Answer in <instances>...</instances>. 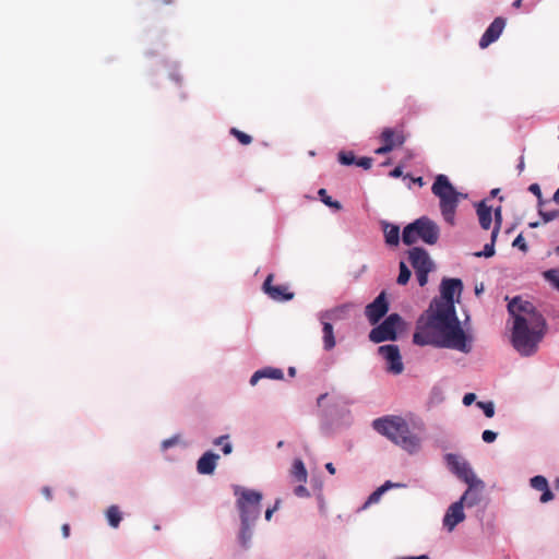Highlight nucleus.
<instances>
[{
    "label": "nucleus",
    "mask_w": 559,
    "mask_h": 559,
    "mask_svg": "<svg viewBox=\"0 0 559 559\" xmlns=\"http://www.w3.org/2000/svg\"><path fill=\"white\" fill-rule=\"evenodd\" d=\"M444 459L449 469L455 474L457 478L463 480L465 484L475 481L477 476L467 461L453 453H448Z\"/></svg>",
    "instance_id": "nucleus-8"
},
{
    "label": "nucleus",
    "mask_w": 559,
    "mask_h": 559,
    "mask_svg": "<svg viewBox=\"0 0 559 559\" xmlns=\"http://www.w3.org/2000/svg\"><path fill=\"white\" fill-rule=\"evenodd\" d=\"M403 175V170L401 166H396L391 173L390 176L393 178H399Z\"/></svg>",
    "instance_id": "nucleus-49"
},
{
    "label": "nucleus",
    "mask_w": 559,
    "mask_h": 559,
    "mask_svg": "<svg viewBox=\"0 0 559 559\" xmlns=\"http://www.w3.org/2000/svg\"><path fill=\"white\" fill-rule=\"evenodd\" d=\"M400 486H401L400 484H393V483L388 480L382 486H380L379 488H384V492H385L389 488L400 487Z\"/></svg>",
    "instance_id": "nucleus-50"
},
{
    "label": "nucleus",
    "mask_w": 559,
    "mask_h": 559,
    "mask_svg": "<svg viewBox=\"0 0 559 559\" xmlns=\"http://www.w3.org/2000/svg\"><path fill=\"white\" fill-rule=\"evenodd\" d=\"M176 443V439H167V440H164L162 445L164 449H167L171 445H174Z\"/></svg>",
    "instance_id": "nucleus-51"
},
{
    "label": "nucleus",
    "mask_w": 559,
    "mask_h": 559,
    "mask_svg": "<svg viewBox=\"0 0 559 559\" xmlns=\"http://www.w3.org/2000/svg\"><path fill=\"white\" fill-rule=\"evenodd\" d=\"M384 237L388 245L397 246L400 241V228L395 225L385 224Z\"/></svg>",
    "instance_id": "nucleus-25"
},
{
    "label": "nucleus",
    "mask_w": 559,
    "mask_h": 559,
    "mask_svg": "<svg viewBox=\"0 0 559 559\" xmlns=\"http://www.w3.org/2000/svg\"><path fill=\"white\" fill-rule=\"evenodd\" d=\"M373 429L393 443L413 452L419 447V439L414 436L405 419L400 416H384L372 421Z\"/></svg>",
    "instance_id": "nucleus-3"
},
{
    "label": "nucleus",
    "mask_w": 559,
    "mask_h": 559,
    "mask_svg": "<svg viewBox=\"0 0 559 559\" xmlns=\"http://www.w3.org/2000/svg\"><path fill=\"white\" fill-rule=\"evenodd\" d=\"M408 259L415 271L432 270L433 263L428 252L419 247H415L408 251Z\"/></svg>",
    "instance_id": "nucleus-15"
},
{
    "label": "nucleus",
    "mask_w": 559,
    "mask_h": 559,
    "mask_svg": "<svg viewBox=\"0 0 559 559\" xmlns=\"http://www.w3.org/2000/svg\"><path fill=\"white\" fill-rule=\"evenodd\" d=\"M61 531H62V535L63 537H69L70 535V526L69 524H63L62 527H61Z\"/></svg>",
    "instance_id": "nucleus-52"
},
{
    "label": "nucleus",
    "mask_w": 559,
    "mask_h": 559,
    "mask_svg": "<svg viewBox=\"0 0 559 559\" xmlns=\"http://www.w3.org/2000/svg\"><path fill=\"white\" fill-rule=\"evenodd\" d=\"M384 493V488H378L374 490L368 498L367 504L376 503L380 500L381 496Z\"/></svg>",
    "instance_id": "nucleus-39"
},
{
    "label": "nucleus",
    "mask_w": 559,
    "mask_h": 559,
    "mask_svg": "<svg viewBox=\"0 0 559 559\" xmlns=\"http://www.w3.org/2000/svg\"><path fill=\"white\" fill-rule=\"evenodd\" d=\"M500 189L496 188L491 190V195L496 197L499 193Z\"/></svg>",
    "instance_id": "nucleus-60"
},
{
    "label": "nucleus",
    "mask_w": 559,
    "mask_h": 559,
    "mask_svg": "<svg viewBox=\"0 0 559 559\" xmlns=\"http://www.w3.org/2000/svg\"><path fill=\"white\" fill-rule=\"evenodd\" d=\"M507 21L504 17H496L490 25L487 27L479 40V47L481 49L487 48L489 45L495 43L502 34L506 27Z\"/></svg>",
    "instance_id": "nucleus-12"
},
{
    "label": "nucleus",
    "mask_w": 559,
    "mask_h": 559,
    "mask_svg": "<svg viewBox=\"0 0 559 559\" xmlns=\"http://www.w3.org/2000/svg\"><path fill=\"white\" fill-rule=\"evenodd\" d=\"M219 456L212 451L205 452L197 463V469L202 475H211L214 473Z\"/></svg>",
    "instance_id": "nucleus-16"
},
{
    "label": "nucleus",
    "mask_w": 559,
    "mask_h": 559,
    "mask_svg": "<svg viewBox=\"0 0 559 559\" xmlns=\"http://www.w3.org/2000/svg\"><path fill=\"white\" fill-rule=\"evenodd\" d=\"M521 4H522V0H515V1L513 2V4H512V5H513L514 8H520V7H521Z\"/></svg>",
    "instance_id": "nucleus-58"
},
{
    "label": "nucleus",
    "mask_w": 559,
    "mask_h": 559,
    "mask_svg": "<svg viewBox=\"0 0 559 559\" xmlns=\"http://www.w3.org/2000/svg\"><path fill=\"white\" fill-rule=\"evenodd\" d=\"M431 191L440 200V211L444 221L450 225H454L461 193L455 190L445 175H438L436 177Z\"/></svg>",
    "instance_id": "nucleus-4"
},
{
    "label": "nucleus",
    "mask_w": 559,
    "mask_h": 559,
    "mask_svg": "<svg viewBox=\"0 0 559 559\" xmlns=\"http://www.w3.org/2000/svg\"><path fill=\"white\" fill-rule=\"evenodd\" d=\"M262 378H269V379H276V380H281L284 378V373L281 369L278 368H271V367H267V368H264V369H261V370H258L255 371L251 379H250V384L251 385H255L257 382L262 379Z\"/></svg>",
    "instance_id": "nucleus-20"
},
{
    "label": "nucleus",
    "mask_w": 559,
    "mask_h": 559,
    "mask_svg": "<svg viewBox=\"0 0 559 559\" xmlns=\"http://www.w3.org/2000/svg\"><path fill=\"white\" fill-rule=\"evenodd\" d=\"M495 243L496 240H493V233H491L490 242L485 245L483 251L476 252L475 257L490 258L495 255Z\"/></svg>",
    "instance_id": "nucleus-30"
},
{
    "label": "nucleus",
    "mask_w": 559,
    "mask_h": 559,
    "mask_svg": "<svg viewBox=\"0 0 559 559\" xmlns=\"http://www.w3.org/2000/svg\"><path fill=\"white\" fill-rule=\"evenodd\" d=\"M43 493L47 499H51V491L48 487L43 488Z\"/></svg>",
    "instance_id": "nucleus-54"
},
{
    "label": "nucleus",
    "mask_w": 559,
    "mask_h": 559,
    "mask_svg": "<svg viewBox=\"0 0 559 559\" xmlns=\"http://www.w3.org/2000/svg\"><path fill=\"white\" fill-rule=\"evenodd\" d=\"M401 323L402 318L397 313H391L380 325L370 331V341L373 343L394 341L396 338V330Z\"/></svg>",
    "instance_id": "nucleus-6"
},
{
    "label": "nucleus",
    "mask_w": 559,
    "mask_h": 559,
    "mask_svg": "<svg viewBox=\"0 0 559 559\" xmlns=\"http://www.w3.org/2000/svg\"><path fill=\"white\" fill-rule=\"evenodd\" d=\"M325 468L326 471L331 474V475H334L335 474V467L332 463H326L325 464Z\"/></svg>",
    "instance_id": "nucleus-53"
},
{
    "label": "nucleus",
    "mask_w": 559,
    "mask_h": 559,
    "mask_svg": "<svg viewBox=\"0 0 559 559\" xmlns=\"http://www.w3.org/2000/svg\"><path fill=\"white\" fill-rule=\"evenodd\" d=\"M214 444H216V445L222 444L223 445L222 451L225 455L230 454L233 451L231 443L228 441L227 436H222V437L215 439Z\"/></svg>",
    "instance_id": "nucleus-33"
},
{
    "label": "nucleus",
    "mask_w": 559,
    "mask_h": 559,
    "mask_svg": "<svg viewBox=\"0 0 559 559\" xmlns=\"http://www.w3.org/2000/svg\"><path fill=\"white\" fill-rule=\"evenodd\" d=\"M552 499H554V493L549 488H547L546 490L543 491L539 500L542 503H546V502L551 501Z\"/></svg>",
    "instance_id": "nucleus-44"
},
{
    "label": "nucleus",
    "mask_w": 559,
    "mask_h": 559,
    "mask_svg": "<svg viewBox=\"0 0 559 559\" xmlns=\"http://www.w3.org/2000/svg\"><path fill=\"white\" fill-rule=\"evenodd\" d=\"M472 338L465 334L456 317L455 307L444 309L435 306L427 310L425 321H418L413 342L416 345H432L439 348H451L469 353Z\"/></svg>",
    "instance_id": "nucleus-1"
},
{
    "label": "nucleus",
    "mask_w": 559,
    "mask_h": 559,
    "mask_svg": "<svg viewBox=\"0 0 559 559\" xmlns=\"http://www.w3.org/2000/svg\"><path fill=\"white\" fill-rule=\"evenodd\" d=\"M555 485H556V488L559 489V478L556 479Z\"/></svg>",
    "instance_id": "nucleus-61"
},
{
    "label": "nucleus",
    "mask_w": 559,
    "mask_h": 559,
    "mask_svg": "<svg viewBox=\"0 0 559 559\" xmlns=\"http://www.w3.org/2000/svg\"><path fill=\"white\" fill-rule=\"evenodd\" d=\"M251 142V136L247 134V145Z\"/></svg>",
    "instance_id": "nucleus-62"
},
{
    "label": "nucleus",
    "mask_w": 559,
    "mask_h": 559,
    "mask_svg": "<svg viewBox=\"0 0 559 559\" xmlns=\"http://www.w3.org/2000/svg\"><path fill=\"white\" fill-rule=\"evenodd\" d=\"M477 406L484 411L486 417L491 418L495 415V405L492 402H478Z\"/></svg>",
    "instance_id": "nucleus-36"
},
{
    "label": "nucleus",
    "mask_w": 559,
    "mask_h": 559,
    "mask_svg": "<svg viewBox=\"0 0 559 559\" xmlns=\"http://www.w3.org/2000/svg\"><path fill=\"white\" fill-rule=\"evenodd\" d=\"M463 509L464 506L462 504V501H456L448 508L443 518V526L449 532H452L459 523L465 520V513Z\"/></svg>",
    "instance_id": "nucleus-14"
},
{
    "label": "nucleus",
    "mask_w": 559,
    "mask_h": 559,
    "mask_svg": "<svg viewBox=\"0 0 559 559\" xmlns=\"http://www.w3.org/2000/svg\"><path fill=\"white\" fill-rule=\"evenodd\" d=\"M294 493L297 497L305 498L309 496L308 489L304 485H299L294 489Z\"/></svg>",
    "instance_id": "nucleus-43"
},
{
    "label": "nucleus",
    "mask_w": 559,
    "mask_h": 559,
    "mask_svg": "<svg viewBox=\"0 0 559 559\" xmlns=\"http://www.w3.org/2000/svg\"><path fill=\"white\" fill-rule=\"evenodd\" d=\"M345 310H346V307L341 306V307L333 308L331 310L323 311L319 314V320L328 321V322L340 320V319H342L343 314L345 313Z\"/></svg>",
    "instance_id": "nucleus-24"
},
{
    "label": "nucleus",
    "mask_w": 559,
    "mask_h": 559,
    "mask_svg": "<svg viewBox=\"0 0 559 559\" xmlns=\"http://www.w3.org/2000/svg\"><path fill=\"white\" fill-rule=\"evenodd\" d=\"M439 235L440 229L438 225L427 216H423L404 228L402 240L408 246L415 243L418 239L427 245H435L439 239Z\"/></svg>",
    "instance_id": "nucleus-5"
},
{
    "label": "nucleus",
    "mask_w": 559,
    "mask_h": 559,
    "mask_svg": "<svg viewBox=\"0 0 559 559\" xmlns=\"http://www.w3.org/2000/svg\"><path fill=\"white\" fill-rule=\"evenodd\" d=\"M234 493L237 498V508L239 511V519L241 522L238 538L240 542H245V488L239 485H235Z\"/></svg>",
    "instance_id": "nucleus-17"
},
{
    "label": "nucleus",
    "mask_w": 559,
    "mask_h": 559,
    "mask_svg": "<svg viewBox=\"0 0 559 559\" xmlns=\"http://www.w3.org/2000/svg\"><path fill=\"white\" fill-rule=\"evenodd\" d=\"M389 310L385 293L382 292L379 296L366 307V317L371 324H376L381 318L385 316Z\"/></svg>",
    "instance_id": "nucleus-11"
},
{
    "label": "nucleus",
    "mask_w": 559,
    "mask_h": 559,
    "mask_svg": "<svg viewBox=\"0 0 559 559\" xmlns=\"http://www.w3.org/2000/svg\"><path fill=\"white\" fill-rule=\"evenodd\" d=\"M320 322L322 323L323 348L325 350H331L336 345L333 325L331 324V322L328 321Z\"/></svg>",
    "instance_id": "nucleus-22"
},
{
    "label": "nucleus",
    "mask_w": 559,
    "mask_h": 559,
    "mask_svg": "<svg viewBox=\"0 0 559 559\" xmlns=\"http://www.w3.org/2000/svg\"><path fill=\"white\" fill-rule=\"evenodd\" d=\"M544 277L559 290V270H548L544 272Z\"/></svg>",
    "instance_id": "nucleus-32"
},
{
    "label": "nucleus",
    "mask_w": 559,
    "mask_h": 559,
    "mask_svg": "<svg viewBox=\"0 0 559 559\" xmlns=\"http://www.w3.org/2000/svg\"><path fill=\"white\" fill-rule=\"evenodd\" d=\"M414 182L418 183L420 187L424 185V180L421 177L415 178Z\"/></svg>",
    "instance_id": "nucleus-57"
},
{
    "label": "nucleus",
    "mask_w": 559,
    "mask_h": 559,
    "mask_svg": "<svg viewBox=\"0 0 559 559\" xmlns=\"http://www.w3.org/2000/svg\"><path fill=\"white\" fill-rule=\"evenodd\" d=\"M289 373L294 374L295 373V369L294 368H289Z\"/></svg>",
    "instance_id": "nucleus-64"
},
{
    "label": "nucleus",
    "mask_w": 559,
    "mask_h": 559,
    "mask_svg": "<svg viewBox=\"0 0 559 559\" xmlns=\"http://www.w3.org/2000/svg\"><path fill=\"white\" fill-rule=\"evenodd\" d=\"M356 165L364 168L369 169L372 165V158L370 157H361L359 159H356Z\"/></svg>",
    "instance_id": "nucleus-42"
},
{
    "label": "nucleus",
    "mask_w": 559,
    "mask_h": 559,
    "mask_svg": "<svg viewBox=\"0 0 559 559\" xmlns=\"http://www.w3.org/2000/svg\"><path fill=\"white\" fill-rule=\"evenodd\" d=\"M415 272H416L418 284L421 287L425 286L428 282V274L431 272V270H419V271H415Z\"/></svg>",
    "instance_id": "nucleus-38"
},
{
    "label": "nucleus",
    "mask_w": 559,
    "mask_h": 559,
    "mask_svg": "<svg viewBox=\"0 0 559 559\" xmlns=\"http://www.w3.org/2000/svg\"><path fill=\"white\" fill-rule=\"evenodd\" d=\"M411 271L407 267V265L405 264V262L401 261L400 262V274L397 276V284L399 285H406L411 278Z\"/></svg>",
    "instance_id": "nucleus-28"
},
{
    "label": "nucleus",
    "mask_w": 559,
    "mask_h": 559,
    "mask_svg": "<svg viewBox=\"0 0 559 559\" xmlns=\"http://www.w3.org/2000/svg\"><path fill=\"white\" fill-rule=\"evenodd\" d=\"M524 167H525L524 159H523V157H521L520 163L518 165L519 171L522 173L524 170Z\"/></svg>",
    "instance_id": "nucleus-55"
},
{
    "label": "nucleus",
    "mask_w": 559,
    "mask_h": 559,
    "mask_svg": "<svg viewBox=\"0 0 559 559\" xmlns=\"http://www.w3.org/2000/svg\"><path fill=\"white\" fill-rule=\"evenodd\" d=\"M380 139L385 145H392V150L396 146H401L405 142V136L402 131H395L391 128H385Z\"/></svg>",
    "instance_id": "nucleus-18"
},
{
    "label": "nucleus",
    "mask_w": 559,
    "mask_h": 559,
    "mask_svg": "<svg viewBox=\"0 0 559 559\" xmlns=\"http://www.w3.org/2000/svg\"><path fill=\"white\" fill-rule=\"evenodd\" d=\"M318 194L320 197V200L329 207L341 210L342 205L338 201H333L332 198L328 194L325 189H320L318 191Z\"/></svg>",
    "instance_id": "nucleus-27"
},
{
    "label": "nucleus",
    "mask_w": 559,
    "mask_h": 559,
    "mask_svg": "<svg viewBox=\"0 0 559 559\" xmlns=\"http://www.w3.org/2000/svg\"><path fill=\"white\" fill-rule=\"evenodd\" d=\"M513 318L511 342L513 347L525 357L537 352L538 344L547 331V323L540 312L530 301L514 297L508 305Z\"/></svg>",
    "instance_id": "nucleus-2"
},
{
    "label": "nucleus",
    "mask_w": 559,
    "mask_h": 559,
    "mask_svg": "<svg viewBox=\"0 0 559 559\" xmlns=\"http://www.w3.org/2000/svg\"><path fill=\"white\" fill-rule=\"evenodd\" d=\"M230 133L234 134L241 144H245V132L236 128L230 129Z\"/></svg>",
    "instance_id": "nucleus-46"
},
{
    "label": "nucleus",
    "mask_w": 559,
    "mask_h": 559,
    "mask_svg": "<svg viewBox=\"0 0 559 559\" xmlns=\"http://www.w3.org/2000/svg\"><path fill=\"white\" fill-rule=\"evenodd\" d=\"M512 246L519 248L524 252L527 251V245L525 242L524 237L521 234L513 240Z\"/></svg>",
    "instance_id": "nucleus-40"
},
{
    "label": "nucleus",
    "mask_w": 559,
    "mask_h": 559,
    "mask_svg": "<svg viewBox=\"0 0 559 559\" xmlns=\"http://www.w3.org/2000/svg\"><path fill=\"white\" fill-rule=\"evenodd\" d=\"M463 290V283L459 278H443L440 287L441 298L435 299L431 306L444 309L445 306L451 305L454 307V295L461 294Z\"/></svg>",
    "instance_id": "nucleus-7"
},
{
    "label": "nucleus",
    "mask_w": 559,
    "mask_h": 559,
    "mask_svg": "<svg viewBox=\"0 0 559 559\" xmlns=\"http://www.w3.org/2000/svg\"><path fill=\"white\" fill-rule=\"evenodd\" d=\"M280 504H281V499H277V500L275 501L274 507L269 508V509L265 511V520H266V521H270V520H271L272 514H273V513L278 509Z\"/></svg>",
    "instance_id": "nucleus-45"
},
{
    "label": "nucleus",
    "mask_w": 559,
    "mask_h": 559,
    "mask_svg": "<svg viewBox=\"0 0 559 559\" xmlns=\"http://www.w3.org/2000/svg\"><path fill=\"white\" fill-rule=\"evenodd\" d=\"M476 400V395L474 393H467L463 397V404L469 406Z\"/></svg>",
    "instance_id": "nucleus-47"
},
{
    "label": "nucleus",
    "mask_w": 559,
    "mask_h": 559,
    "mask_svg": "<svg viewBox=\"0 0 559 559\" xmlns=\"http://www.w3.org/2000/svg\"><path fill=\"white\" fill-rule=\"evenodd\" d=\"M481 292H483V286H481L480 288H477V287H476V294H479V293H481Z\"/></svg>",
    "instance_id": "nucleus-63"
},
{
    "label": "nucleus",
    "mask_w": 559,
    "mask_h": 559,
    "mask_svg": "<svg viewBox=\"0 0 559 559\" xmlns=\"http://www.w3.org/2000/svg\"><path fill=\"white\" fill-rule=\"evenodd\" d=\"M528 226H530L531 228H536V227H538V226H539V223H538V222H533V223H530V224H528Z\"/></svg>",
    "instance_id": "nucleus-59"
},
{
    "label": "nucleus",
    "mask_w": 559,
    "mask_h": 559,
    "mask_svg": "<svg viewBox=\"0 0 559 559\" xmlns=\"http://www.w3.org/2000/svg\"><path fill=\"white\" fill-rule=\"evenodd\" d=\"M273 274L267 275L263 283L264 293L275 301H287L294 298V293L289 292L286 285H273Z\"/></svg>",
    "instance_id": "nucleus-13"
},
{
    "label": "nucleus",
    "mask_w": 559,
    "mask_h": 559,
    "mask_svg": "<svg viewBox=\"0 0 559 559\" xmlns=\"http://www.w3.org/2000/svg\"><path fill=\"white\" fill-rule=\"evenodd\" d=\"M528 191L532 192L534 195H536V198L538 199V207L544 206V204L546 202L543 200L542 190H540L539 185L538 183H532L528 187Z\"/></svg>",
    "instance_id": "nucleus-37"
},
{
    "label": "nucleus",
    "mask_w": 559,
    "mask_h": 559,
    "mask_svg": "<svg viewBox=\"0 0 559 559\" xmlns=\"http://www.w3.org/2000/svg\"><path fill=\"white\" fill-rule=\"evenodd\" d=\"M531 486L534 489L539 490V491H544L547 488H549L547 479L540 475H537V476H534L533 478H531Z\"/></svg>",
    "instance_id": "nucleus-31"
},
{
    "label": "nucleus",
    "mask_w": 559,
    "mask_h": 559,
    "mask_svg": "<svg viewBox=\"0 0 559 559\" xmlns=\"http://www.w3.org/2000/svg\"><path fill=\"white\" fill-rule=\"evenodd\" d=\"M292 475L293 477L299 481V483H306L307 481V469L305 467V464L301 460H295L292 468Z\"/></svg>",
    "instance_id": "nucleus-26"
},
{
    "label": "nucleus",
    "mask_w": 559,
    "mask_h": 559,
    "mask_svg": "<svg viewBox=\"0 0 559 559\" xmlns=\"http://www.w3.org/2000/svg\"><path fill=\"white\" fill-rule=\"evenodd\" d=\"M392 151V145H385L383 143L382 146H380L379 148L376 150V153L379 154V155H382V154H386L389 152Z\"/></svg>",
    "instance_id": "nucleus-48"
},
{
    "label": "nucleus",
    "mask_w": 559,
    "mask_h": 559,
    "mask_svg": "<svg viewBox=\"0 0 559 559\" xmlns=\"http://www.w3.org/2000/svg\"><path fill=\"white\" fill-rule=\"evenodd\" d=\"M338 162L343 165L356 164V157L353 152H340Z\"/></svg>",
    "instance_id": "nucleus-35"
},
{
    "label": "nucleus",
    "mask_w": 559,
    "mask_h": 559,
    "mask_svg": "<svg viewBox=\"0 0 559 559\" xmlns=\"http://www.w3.org/2000/svg\"><path fill=\"white\" fill-rule=\"evenodd\" d=\"M106 519L111 527L117 528L122 520V514L119 507L115 504L110 506L106 510Z\"/></svg>",
    "instance_id": "nucleus-23"
},
{
    "label": "nucleus",
    "mask_w": 559,
    "mask_h": 559,
    "mask_svg": "<svg viewBox=\"0 0 559 559\" xmlns=\"http://www.w3.org/2000/svg\"><path fill=\"white\" fill-rule=\"evenodd\" d=\"M467 489L459 501L467 508L475 507L483 500L485 484L481 479L476 478L475 481L467 483Z\"/></svg>",
    "instance_id": "nucleus-10"
},
{
    "label": "nucleus",
    "mask_w": 559,
    "mask_h": 559,
    "mask_svg": "<svg viewBox=\"0 0 559 559\" xmlns=\"http://www.w3.org/2000/svg\"><path fill=\"white\" fill-rule=\"evenodd\" d=\"M481 438L486 443H491L497 439V432L492 430H485L481 435Z\"/></svg>",
    "instance_id": "nucleus-41"
},
{
    "label": "nucleus",
    "mask_w": 559,
    "mask_h": 559,
    "mask_svg": "<svg viewBox=\"0 0 559 559\" xmlns=\"http://www.w3.org/2000/svg\"><path fill=\"white\" fill-rule=\"evenodd\" d=\"M493 213H495V224H493V228H492L491 233H493V240H497V237L499 235L501 224H502V207L498 206L497 209H495Z\"/></svg>",
    "instance_id": "nucleus-29"
},
{
    "label": "nucleus",
    "mask_w": 559,
    "mask_h": 559,
    "mask_svg": "<svg viewBox=\"0 0 559 559\" xmlns=\"http://www.w3.org/2000/svg\"><path fill=\"white\" fill-rule=\"evenodd\" d=\"M379 355L386 361V369L393 374H400L404 370L402 357L397 345H382L378 348Z\"/></svg>",
    "instance_id": "nucleus-9"
},
{
    "label": "nucleus",
    "mask_w": 559,
    "mask_h": 559,
    "mask_svg": "<svg viewBox=\"0 0 559 559\" xmlns=\"http://www.w3.org/2000/svg\"><path fill=\"white\" fill-rule=\"evenodd\" d=\"M552 200L559 205V188L554 193Z\"/></svg>",
    "instance_id": "nucleus-56"
},
{
    "label": "nucleus",
    "mask_w": 559,
    "mask_h": 559,
    "mask_svg": "<svg viewBox=\"0 0 559 559\" xmlns=\"http://www.w3.org/2000/svg\"><path fill=\"white\" fill-rule=\"evenodd\" d=\"M262 499V495L258 491L247 490V521L249 520V514L252 513V519H258L260 515V508L258 507L259 502Z\"/></svg>",
    "instance_id": "nucleus-19"
},
{
    "label": "nucleus",
    "mask_w": 559,
    "mask_h": 559,
    "mask_svg": "<svg viewBox=\"0 0 559 559\" xmlns=\"http://www.w3.org/2000/svg\"><path fill=\"white\" fill-rule=\"evenodd\" d=\"M477 216L479 225L483 229H489L492 223V211L491 207L487 206L484 201L477 204Z\"/></svg>",
    "instance_id": "nucleus-21"
},
{
    "label": "nucleus",
    "mask_w": 559,
    "mask_h": 559,
    "mask_svg": "<svg viewBox=\"0 0 559 559\" xmlns=\"http://www.w3.org/2000/svg\"><path fill=\"white\" fill-rule=\"evenodd\" d=\"M538 213L542 216L544 223L551 222L559 217V210L544 211L542 206L538 207Z\"/></svg>",
    "instance_id": "nucleus-34"
}]
</instances>
